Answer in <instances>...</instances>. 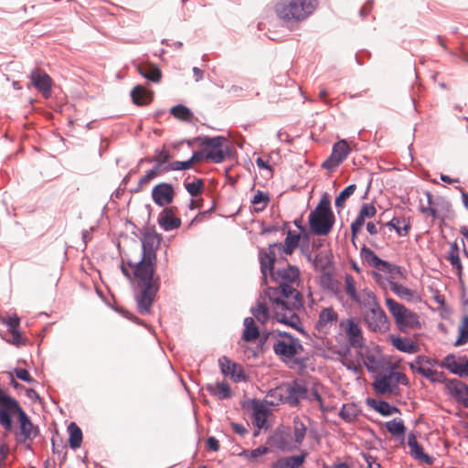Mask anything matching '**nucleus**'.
Segmentation results:
<instances>
[{"label":"nucleus","instance_id":"obj_13","mask_svg":"<svg viewBox=\"0 0 468 468\" xmlns=\"http://www.w3.org/2000/svg\"><path fill=\"white\" fill-rule=\"evenodd\" d=\"M351 152L346 140H340L333 145L330 156L323 163V167L328 170L336 168Z\"/></svg>","mask_w":468,"mask_h":468},{"label":"nucleus","instance_id":"obj_37","mask_svg":"<svg viewBox=\"0 0 468 468\" xmlns=\"http://www.w3.org/2000/svg\"><path fill=\"white\" fill-rule=\"evenodd\" d=\"M387 226L394 229L399 236L408 235L410 229V220L405 218H393L387 223Z\"/></svg>","mask_w":468,"mask_h":468},{"label":"nucleus","instance_id":"obj_40","mask_svg":"<svg viewBox=\"0 0 468 468\" xmlns=\"http://www.w3.org/2000/svg\"><path fill=\"white\" fill-rule=\"evenodd\" d=\"M460 248L456 242L450 243V250L447 256V260L450 261L452 266L455 268L459 274L462 273L463 266L460 260Z\"/></svg>","mask_w":468,"mask_h":468},{"label":"nucleus","instance_id":"obj_22","mask_svg":"<svg viewBox=\"0 0 468 468\" xmlns=\"http://www.w3.org/2000/svg\"><path fill=\"white\" fill-rule=\"evenodd\" d=\"M446 390L456 400L468 407V386L458 379H452L446 382Z\"/></svg>","mask_w":468,"mask_h":468},{"label":"nucleus","instance_id":"obj_60","mask_svg":"<svg viewBox=\"0 0 468 468\" xmlns=\"http://www.w3.org/2000/svg\"><path fill=\"white\" fill-rule=\"evenodd\" d=\"M391 289L399 295H410V290L402 285L395 283L392 285Z\"/></svg>","mask_w":468,"mask_h":468},{"label":"nucleus","instance_id":"obj_4","mask_svg":"<svg viewBox=\"0 0 468 468\" xmlns=\"http://www.w3.org/2000/svg\"><path fill=\"white\" fill-rule=\"evenodd\" d=\"M327 288L340 303H350L359 307L375 295L369 288H362L359 281L349 273L337 280H330Z\"/></svg>","mask_w":468,"mask_h":468},{"label":"nucleus","instance_id":"obj_54","mask_svg":"<svg viewBox=\"0 0 468 468\" xmlns=\"http://www.w3.org/2000/svg\"><path fill=\"white\" fill-rule=\"evenodd\" d=\"M359 213L360 215H362L366 219L367 218H371L373 217H375L376 213H377V209L376 207L371 205V204H364L360 210H359Z\"/></svg>","mask_w":468,"mask_h":468},{"label":"nucleus","instance_id":"obj_8","mask_svg":"<svg viewBox=\"0 0 468 468\" xmlns=\"http://www.w3.org/2000/svg\"><path fill=\"white\" fill-rule=\"evenodd\" d=\"M335 224V215L331 209V202L324 197L317 207L309 215L311 231L315 235H327Z\"/></svg>","mask_w":468,"mask_h":468},{"label":"nucleus","instance_id":"obj_20","mask_svg":"<svg viewBox=\"0 0 468 468\" xmlns=\"http://www.w3.org/2000/svg\"><path fill=\"white\" fill-rule=\"evenodd\" d=\"M175 197V190L171 184L160 183L156 185L152 190V198L154 202L160 206L165 207L173 202Z\"/></svg>","mask_w":468,"mask_h":468},{"label":"nucleus","instance_id":"obj_51","mask_svg":"<svg viewBox=\"0 0 468 468\" xmlns=\"http://www.w3.org/2000/svg\"><path fill=\"white\" fill-rule=\"evenodd\" d=\"M154 153V156L151 159V161H154L155 163L166 164L171 159V155L169 152L165 149V146H163V148L160 150H155Z\"/></svg>","mask_w":468,"mask_h":468},{"label":"nucleus","instance_id":"obj_38","mask_svg":"<svg viewBox=\"0 0 468 468\" xmlns=\"http://www.w3.org/2000/svg\"><path fill=\"white\" fill-rule=\"evenodd\" d=\"M271 197L269 193L257 190L251 199V204L254 207V211L259 213L263 211L270 203Z\"/></svg>","mask_w":468,"mask_h":468},{"label":"nucleus","instance_id":"obj_41","mask_svg":"<svg viewBox=\"0 0 468 468\" xmlns=\"http://www.w3.org/2000/svg\"><path fill=\"white\" fill-rule=\"evenodd\" d=\"M370 406L378 413H380L383 416H390L395 413H399V410L395 407L391 406L389 403L383 401V400H373L370 403Z\"/></svg>","mask_w":468,"mask_h":468},{"label":"nucleus","instance_id":"obj_12","mask_svg":"<svg viewBox=\"0 0 468 468\" xmlns=\"http://www.w3.org/2000/svg\"><path fill=\"white\" fill-rule=\"evenodd\" d=\"M339 326L346 334L349 344L353 347H362L364 345V337L359 324L354 318L344 319L340 322Z\"/></svg>","mask_w":468,"mask_h":468},{"label":"nucleus","instance_id":"obj_27","mask_svg":"<svg viewBox=\"0 0 468 468\" xmlns=\"http://www.w3.org/2000/svg\"><path fill=\"white\" fill-rule=\"evenodd\" d=\"M158 223L165 230L169 231L179 228L181 219L175 216L172 207H166L160 214Z\"/></svg>","mask_w":468,"mask_h":468},{"label":"nucleus","instance_id":"obj_31","mask_svg":"<svg viewBox=\"0 0 468 468\" xmlns=\"http://www.w3.org/2000/svg\"><path fill=\"white\" fill-rule=\"evenodd\" d=\"M131 96L133 102L139 106L148 105L153 101V92L142 85L135 86L131 91Z\"/></svg>","mask_w":468,"mask_h":468},{"label":"nucleus","instance_id":"obj_7","mask_svg":"<svg viewBox=\"0 0 468 468\" xmlns=\"http://www.w3.org/2000/svg\"><path fill=\"white\" fill-rule=\"evenodd\" d=\"M360 308L364 309L362 317L368 330L379 334H384L389 330L390 322L376 294Z\"/></svg>","mask_w":468,"mask_h":468},{"label":"nucleus","instance_id":"obj_1","mask_svg":"<svg viewBox=\"0 0 468 468\" xmlns=\"http://www.w3.org/2000/svg\"><path fill=\"white\" fill-rule=\"evenodd\" d=\"M156 256H142L138 262L127 261L132 274L126 266H122V273L131 281L138 291L135 296L138 312L144 315L150 313L151 307L160 288V278L155 275Z\"/></svg>","mask_w":468,"mask_h":468},{"label":"nucleus","instance_id":"obj_25","mask_svg":"<svg viewBox=\"0 0 468 468\" xmlns=\"http://www.w3.org/2000/svg\"><path fill=\"white\" fill-rule=\"evenodd\" d=\"M220 369L226 376H230L234 381L245 380V375L242 367L235 362H232L227 356H223L218 360Z\"/></svg>","mask_w":468,"mask_h":468},{"label":"nucleus","instance_id":"obj_46","mask_svg":"<svg viewBox=\"0 0 468 468\" xmlns=\"http://www.w3.org/2000/svg\"><path fill=\"white\" fill-rule=\"evenodd\" d=\"M171 114L182 121H190L193 117L191 111L184 105H176L170 110Z\"/></svg>","mask_w":468,"mask_h":468},{"label":"nucleus","instance_id":"obj_36","mask_svg":"<svg viewBox=\"0 0 468 468\" xmlns=\"http://www.w3.org/2000/svg\"><path fill=\"white\" fill-rule=\"evenodd\" d=\"M360 412L358 406L354 403H347L342 406L339 416L346 422H353L358 418Z\"/></svg>","mask_w":468,"mask_h":468},{"label":"nucleus","instance_id":"obj_23","mask_svg":"<svg viewBox=\"0 0 468 468\" xmlns=\"http://www.w3.org/2000/svg\"><path fill=\"white\" fill-rule=\"evenodd\" d=\"M408 446L410 447V454L415 460L429 465L433 463L434 459L424 452L423 447L418 442L414 433L408 435Z\"/></svg>","mask_w":468,"mask_h":468},{"label":"nucleus","instance_id":"obj_2","mask_svg":"<svg viewBox=\"0 0 468 468\" xmlns=\"http://www.w3.org/2000/svg\"><path fill=\"white\" fill-rule=\"evenodd\" d=\"M271 280L277 286H270L266 290L271 300L274 301L277 311L284 310L282 301H285L296 311L303 307V297L297 290L301 283V272L298 267L289 263L283 267H279L271 271Z\"/></svg>","mask_w":468,"mask_h":468},{"label":"nucleus","instance_id":"obj_15","mask_svg":"<svg viewBox=\"0 0 468 468\" xmlns=\"http://www.w3.org/2000/svg\"><path fill=\"white\" fill-rule=\"evenodd\" d=\"M18 422L20 431L16 433V441L18 443L32 441L38 434V428L32 423L24 410L20 412Z\"/></svg>","mask_w":468,"mask_h":468},{"label":"nucleus","instance_id":"obj_21","mask_svg":"<svg viewBox=\"0 0 468 468\" xmlns=\"http://www.w3.org/2000/svg\"><path fill=\"white\" fill-rule=\"evenodd\" d=\"M440 366L456 375L468 374V360L465 357L456 358L454 355L450 354L442 359Z\"/></svg>","mask_w":468,"mask_h":468},{"label":"nucleus","instance_id":"obj_19","mask_svg":"<svg viewBox=\"0 0 468 468\" xmlns=\"http://www.w3.org/2000/svg\"><path fill=\"white\" fill-rule=\"evenodd\" d=\"M360 255L363 261H365L370 267L383 271L385 273H391L394 265L388 261H383L369 248L364 246L360 250Z\"/></svg>","mask_w":468,"mask_h":468},{"label":"nucleus","instance_id":"obj_5","mask_svg":"<svg viewBox=\"0 0 468 468\" xmlns=\"http://www.w3.org/2000/svg\"><path fill=\"white\" fill-rule=\"evenodd\" d=\"M317 5V0H280L274 10L278 17L285 23H294L306 19Z\"/></svg>","mask_w":468,"mask_h":468},{"label":"nucleus","instance_id":"obj_33","mask_svg":"<svg viewBox=\"0 0 468 468\" xmlns=\"http://www.w3.org/2000/svg\"><path fill=\"white\" fill-rule=\"evenodd\" d=\"M288 388L283 385H281L273 389H271L267 395L265 401L267 404L275 406L280 403L287 402L286 391Z\"/></svg>","mask_w":468,"mask_h":468},{"label":"nucleus","instance_id":"obj_44","mask_svg":"<svg viewBox=\"0 0 468 468\" xmlns=\"http://www.w3.org/2000/svg\"><path fill=\"white\" fill-rule=\"evenodd\" d=\"M458 338L454 343L455 346L465 345L468 342V315L462 319L458 328Z\"/></svg>","mask_w":468,"mask_h":468},{"label":"nucleus","instance_id":"obj_29","mask_svg":"<svg viewBox=\"0 0 468 468\" xmlns=\"http://www.w3.org/2000/svg\"><path fill=\"white\" fill-rule=\"evenodd\" d=\"M306 456L307 452H303L297 456L282 457L272 463L271 468H299L304 463Z\"/></svg>","mask_w":468,"mask_h":468},{"label":"nucleus","instance_id":"obj_43","mask_svg":"<svg viewBox=\"0 0 468 468\" xmlns=\"http://www.w3.org/2000/svg\"><path fill=\"white\" fill-rule=\"evenodd\" d=\"M185 188L193 197L199 196L204 188L205 184L201 178H196L192 182H187L186 180L184 182Z\"/></svg>","mask_w":468,"mask_h":468},{"label":"nucleus","instance_id":"obj_56","mask_svg":"<svg viewBox=\"0 0 468 468\" xmlns=\"http://www.w3.org/2000/svg\"><path fill=\"white\" fill-rule=\"evenodd\" d=\"M15 373H16V378L21 379V380H23V381H26V382H28V383L34 382V379L31 378L29 372L27 369L16 368L15 370Z\"/></svg>","mask_w":468,"mask_h":468},{"label":"nucleus","instance_id":"obj_6","mask_svg":"<svg viewBox=\"0 0 468 468\" xmlns=\"http://www.w3.org/2000/svg\"><path fill=\"white\" fill-rule=\"evenodd\" d=\"M265 341L271 344L274 354L283 361L300 355L303 350L301 341L286 332L268 333Z\"/></svg>","mask_w":468,"mask_h":468},{"label":"nucleus","instance_id":"obj_58","mask_svg":"<svg viewBox=\"0 0 468 468\" xmlns=\"http://www.w3.org/2000/svg\"><path fill=\"white\" fill-rule=\"evenodd\" d=\"M9 451V446L6 443L0 444V467L5 464Z\"/></svg>","mask_w":468,"mask_h":468},{"label":"nucleus","instance_id":"obj_10","mask_svg":"<svg viewBox=\"0 0 468 468\" xmlns=\"http://www.w3.org/2000/svg\"><path fill=\"white\" fill-rule=\"evenodd\" d=\"M437 364V361L430 357L420 356L416 358L414 363L410 365V367L414 372L425 377L431 382L446 383L448 380L443 372L432 369V366Z\"/></svg>","mask_w":468,"mask_h":468},{"label":"nucleus","instance_id":"obj_39","mask_svg":"<svg viewBox=\"0 0 468 468\" xmlns=\"http://www.w3.org/2000/svg\"><path fill=\"white\" fill-rule=\"evenodd\" d=\"M69 431V443L71 449H77L80 447L82 441V431L75 422H70L68 426Z\"/></svg>","mask_w":468,"mask_h":468},{"label":"nucleus","instance_id":"obj_32","mask_svg":"<svg viewBox=\"0 0 468 468\" xmlns=\"http://www.w3.org/2000/svg\"><path fill=\"white\" fill-rule=\"evenodd\" d=\"M139 73L153 82H159L162 79L161 69L154 64L143 63L138 65Z\"/></svg>","mask_w":468,"mask_h":468},{"label":"nucleus","instance_id":"obj_17","mask_svg":"<svg viewBox=\"0 0 468 468\" xmlns=\"http://www.w3.org/2000/svg\"><path fill=\"white\" fill-rule=\"evenodd\" d=\"M277 245L270 244L267 249H262L259 253V261L261 264V271L262 274V281L267 283L268 273L271 276V271H274V262L276 260Z\"/></svg>","mask_w":468,"mask_h":468},{"label":"nucleus","instance_id":"obj_26","mask_svg":"<svg viewBox=\"0 0 468 468\" xmlns=\"http://www.w3.org/2000/svg\"><path fill=\"white\" fill-rule=\"evenodd\" d=\"M388 339L396 349L401 352L415 354L419 351V346L410 338L389 335Z\"/></svg>","mask_w":468,"mask_h":468},{"label":"nucleus","instance_id":"obj_30","mask_svg":"<svg viewBox=\"0 0 468 468\" xmlns=\"http://www.w3.org/2000/svg\"><path fill=\"white\" fill-rule=\"evenodd\" d=\"M206 389L218 399H229L232 396L229 385L225 381L207 384Z\"/></svg>","mask_w":468,"mask_h":468},{"label":"nucleus","instance_id":"obj_16","mask_svg":"<svg viewBox=\"0 0 468 468\" xmlns=\"http://www.w3.org/2000/svg\"><path fill=\"white\" fill-rule=\"evenodd\" d=\"M338 313L333 306H327L321 309L315 323V329L321 333L327 335L331 328L338 322Z\"/></svg>","mask_w":468,"mask_h":468},{"label":"nucleus","instance_id":"obj_55","mask_svg":"<svg viewBox=\"0 0 468 468\" xmlns=\"http://www.w3.org/2000/svg\"><path fill=\"white\" fill-rule=\"evenodd\" d=\"M254 421L259 428H262L266 422V414L262 410H255Z\"/></svg>","mask_w":468,"mask_h":468},{"label":"nucleus","instance_id":"obj_45","mask_svg":"<svg viewBox=\"0 0 468 468\" xmlns=\"http://www.w3.org/2000/svg\"><path fill=\"white\" fill-rule=\"evenodd\" d=\"M356 186L355 184L349 185L335 197V205L337 208H343L348 197H350L356 191Z\"/></svg>","mask_w":468,"mask_h":468},{"label":"nucleus","instance_id":"obj_9","mask_svg":"<svg viewBox=\"0 0 468 468\" xmlns=\"http://www.w3.org/2000/svg\"><path fill=\"white\" fill-rule=\"evenodd\" d=\"M386 304L388 312L394 318L398 329L403 333L409 329L417 328L420 326L418 315L406 308L403 304L396 302L391 298L386 299Z\"/></svg>","mask_w":468,"mask_h":468},{"label":"nucleus","instance_id":"obj_3","mask_svg":"<svg viewBox=\"0 0 468 468\" xmlns=\"http://www.w3.org/2000/svg\"><path fill=\"white\" fill-rule=\"evenodd\" d=\"M282 307L284 310L277 311L274 301L271 300V297L267 293V290L264 291L256 306L251 310L254 318L261 324H265L269 318L270 313L272 312L276 320L279 323L289 325L300 332H303L302 328V321L299 315L296 314V310L287 304L285 301H282Z\"/></svg>","mask_w":468,"mask_h":468},{"label":"nucleus","instance_id":"obj_63","mask_svg":"<svg viewBox=\"0 0 468 468\" xmlns=\"http://www.w3.org/2000/svg\"><path fill=\"white\" fill-rule=\"evenodd\" d=\"M207 445L210 450L214 452H217L219 449L218 441L214 437L208 438V440L207 441Z\"/></svg>","mask_w":468,"mask_h":468},{"label":"nucleus","instance_id":"obj_47","mask_svg":"<svg viewBox=\"0 0 468 468\" xmlns=\"http://www.w3.org/2000/svg\"><path fill=\"white\" fill-rule=\"evenodd\" d=\"M1 322L9 326V331L13 335L14 339L16 341H18V338H20V334H19L17 328L20 324V319L16 315H14V316H11L8 318L1 319Z\"/></svg>","mask_w":468,"mask_h":468},{"label":"nucleus","instance_id":"obj_62","mask_svg":"<svg viewBox=\"0 0 468 468\" xmlns=\"http://www.w3.org/2000/svg\"><path fill=\"white\" fill-rule=\"evenodd\" d=\"M231 428L234 432H236L239 435H244L248 432V430L242 424L232 422Z\"/></svg>","mask_w":468,"mask_h":468},{"label":"nucleus","instance_id":"obj_11","mask_svg":"<svg viewBox=\"0 0 468 468\" xmlns=\"http://www.w3.org/2000/svg\"><path fill=\"white\" fill-rule=\"evenodd\" d=\"M0 424L5 431H10L13 427L12 417L17 415L19 417L23 409L16 399L7 395L5 392L0 399Z\"/></svg>","mask_w":468,"mask_h":468},{"label":"nucleus","instance_id":"obj_50","mask_svg":"<svg viewBox=\"0 0 468 468\" xmlns=\"http://www.w3.org/2000/svg\"><path fill=\"white\" fill-rule=\"evenodd\" d=\"M374 389L378 394L392 393L394 390L389 386L388 382L382 377L377 378L373 384Z\"/></svg>","mask_w":468,"mask_h":468},{"label":"nucleus","instance_id":"obj_14","mask_svg":"<svg viewBox=\"0 0 468 468\" xmlns=\"http://www.w3.org/2000/svg\"><path fill=\"white\" fill-rule=\"evenodd\" d=\"M201 144L208 148L206 154V159L211 160L216 164L225 160V154L222 150V144L226 138L222 136L201 138Z\"/></svg>","mask_w":468,"mask_h":468},{"label":"nucleus","instance_id":"obj_57","mask_svg":"<svg viewBox=\"0 0 468 468\" xmlns=\"http://www.w3.org/2000/svg\"><path fill=\"white\" fill-rule=\"evenodd\" d=\"M156 177L155 172L152 171L151 169L146 172L144 176H143L138 182L139 186L143 187L149 184L151 180Z\"/></svg>","mask_w":468,"mask_h":468},{"label":"nucleus","instance_id":"obj_53","mask_svg":"<svg viewBox=\"0 0 468 468\" xmlns=\"http://www.w3.org/2000/svg\"><path fill=\"white\" fill-rule=\"evenodd\" d=\"M192 167L193 165L189 159L186 161H174L169 165L170 170H187Z\"/></svg>","mask_w":468,"mask_h":468},{"label":"nucleus","instance_id":"obj_52","mask_svg":"<svg viewBox=\"0 0 468 468\" xmlns=\"http://www.w3.org/2000/svg\"><path fill=\"white\" fill-rule=\"evenodd\" d=\"M366 218L358 213L356 218L351 223L350 229L352 233V239H354L360 232L363 225L365 224Z\"/></svg>","mask_w":468,"mask_h":468},{"label":"nucleus","instance_id":"obj_18","mask_svg":"<svg viewBox=\"0 0 468 468\" xmlns=\"http://www.w3.org/2000/svg\"><path fill=\"white\" fill-rule=\"evenodd\" d=\"M32 85L39 90L45 98L51 95L52 79L41 69H35L30 73Z\"/></svg>","mask_w":468,"mask_h":468},{"label":"nucleus","instance_id":"obj_24","mask_svg":"<svg viewBox=\"0 0 468 468\" xmlns=\"http://www.w3.org/2000/svg\"><path fill=\"white\" fill-rule=\"evenodd\" d=\"M161 236L154 231L147 230L144 232L142 244H143V256H156L161 242Z\"/></svg>","mask_w":468,"mask_h":468},{"label":"nucleus","instance_id":"obj_49","mask_svg":"<svg viewBox=\"0 0 468 468\" xmlns=\"http://www.w3.org/2000/svg\"><path fill=\"white\" fill-rule=\"evenodd\" d=\"M269 449L265 446H260L254 450H246L241 452V456L246 458L248 461L254 462L258 457L266 454Z\"/></svg>","mask_w":468,"mask_h":468},{"label":"nucleus","instance_id":"obj_28","mask_svg":"<svg viewBox=\"0 0 468 468\" xmlns=\"http://www.w3.org/2000/svg\"><path fill=\"white\" fill-rule=\"evenodd\" d=\"M301 236L299 233L293 230L287 232L284 243L275 242L273 245H277L279 252H284L285 254L291 255L298 247Z\"/></svg>","mask_w":468,"mask_h":468},{"label":"nucleus","instance_id":"obj_61","mask_svg":"<svg viewBox=\"0 0 468 468\" xmlns=\"http://www.w3.org/2000/svg\"><path fill=\"white\" fill-rule=\"evenodd\" d=\"M164 165L165 164L162 163H156V165L151 169L152 171L155 172L156 176L170 170L169 165L164 166Z\"/></svg>","mask_w":468,"mask_h":468},{"label":"nucleus","instance_id":"obj_34","mask_svg":"<svg viewBox=\"0 0 468 468\" xmlns=\"http://www.w3.org/2000/svg\"><path fill=\"white\" fill-rule=\"evenodd\" d=\"M260 336V329L256 325L254 318L247 317L244 319V330L242 339L245 342H254Z\"/></svg>","mask_w":468,"mask_h":468},{"label":"nucleus","instance_id":"obj_64","mask_svg":"<svg viewBox=\"0 0 468 468\" xmlns=\"http://www.w3.org/2000/svg\"><path fill=\"white\" fill-rule=\"evenodd\" d=\"M204 157L206 158L204 153L201 151H197L193 154L192 157L189 160L191 161L192 165H194L195 164L202 161Z\"/></svg>","mask_w":468,"mask_h":468},{"label":"nucleus","instance_id":"obj_59","mask_svg":"<svg viewBox=\"0 0 468 468\" xmlns=\"http://www.w3.org/2000/svg\"><path fill=\"white\" fill-rule=\"evenodd\" d=\"M392 373H393V377L395 378L396 385H398V384H402L404 386L409 385L408 377L404 373H401V372H392Z\"/></svg>","mask_w":468,"mask_h":468},{"label":"nucleus","instance_id":"obj_42","mask_svg":"<svg viewBox=\"0 0 468 468\" xmlns=\"http://www.w3.org/2000/svg\"><path fill=\"white\" fill-rule=\"evenodd\" d=\"M292 424L294 441L300 445L305 438L307 425L300 418H294Z\"/></svg>","mask_w":468,"mask_h":468},{"label":"nucleus","instance_id":"obj_35","mask_svg":"<svg viewBox=\"0 0 468 468\" xmlns=\"http://www.w3.org/2000/svg\"><path fill=\"white\" fill-rule=\"evenodd\" d=\"M288 388L286 391L287 403L296 405L301 398H303L306 393V388L299 384H284Z\"/></svg>","mask_w":468,"mask_h":468},{"label":"nucleus","instance_id":"obj_48","mask_svg":"<svg viewBox=\"0 0 468 468\" xmlns=\"http://www.w3.org/2000/svg\"><path fill=\"white\" fill-rule=\"evenodd\" d=\"M386 428L393 435H402L404 434L406 428L401 420H392L386 423Z\"/></svg>","mask_w":468,"mask_h":468}]
</instances>
